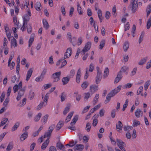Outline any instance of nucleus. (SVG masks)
<instances>
[{
  "mask_svg": "<svg viewBox=\"0 0 151 151\" xmlns=\"http://www.w3.org/2000/svg\"><path fill=\"white\" fill-rule=\"evenodd\" d=\"M27 13L22 17L23 24L21 29L22 31H24L26 29V26L27 25L30 19V17L31 15V13L30 9L27 10Z\"/></svg>",
  "mask_w": 151,
  "mask_h": 151,
  "instance_id": "f257e3e1",
  "label": "nucleus"
},
{
  "mask_svg": "<svg viewBox=\"0 0 151 151\" xmlns=\"http://www.w3.org/2000/svg\"><path fill=\"white\" fill-rule=\"evenodd\" d=\"M122 88V86L119 85L114 90L109 93L106 97V100L105 101V104L108 103L110 101L111 97H113L118 92H119Z\"/></svg>",
  "mask_w": 151,
  "mask_h": 151,
  "instance_id": "f03ea898",
  "label": "nucleus"
},
{
  "mask_svg": "<svg viewBox=\"0 0 151 151\" xmlns=\"http://www.w3.org/2000/svg\"><path fill=\"white\" fill-rule=\"evenodd\" d=\"M22 82L20 81L18 84V89L19 91L17 96V101H19L21 97L24 95V92L25 91L26 86H24L22 88Z\"/></svg>",
  "mask_w": 151,
  "mask_h": 151,
  "instance_id": "7ed1b4c3",
  "label": "nucleus"
},
{
  "mask_svg": "<svg viewBox=\"0 0 151 151\" xmlns=\"http://www.w3.org/2000/svg\"><path fill=\"white\" fill-rule=\"evenodd\" d=\"M55 124H52L49 127L47 131L45 132V134L44 136V138L46 137H47V138H50V137L51 136L52 132L55 128Z\"/></svg>",
  "mask_w": 151,
  "mask_h": 151,
  "instance_id": "20e7f679",
  "label": "nucleus"
},
{
  "mask_svg": "<svg viewBox=\"0 0 151 151\" xmlns=\"http://www.w3.org/2000/svg\"><path fill=\"white\" fill-rule=\"evenodd\" d=\"M61 72H58L53 74L51 76V78L53 80L54 82L58 81L60 79Z\"/></svg>",
  "mask_w": 151,
  "mask_h": 151,
  "instance_id": "39448f33",
  "label": "nucleus"
},
{
  "mask_svg": "<svg viewBox=\"0 0 151 151\" xmlns=\"http://www.w3.org/2000/svg\"><path fill=\"white\" fill-rule=\"evenodd\" d=\"M91 46V42H87L81 52L82 55H84L86 52H88L90 49Z\"/></svg>",
  "mask_w": 151,
  "mask_h": 151,
  "instance_id": "423d86ee",
  "label": "nucleus"
},
{
  "mask_svg": "<svg viewBox=\"0 0 151 151\" xmlns=\"http://www.w3.org/2000/svg\"><path fill=\"white\" fill-rule=\"evenodd\" d=\"M72 52V49L70 47L68 48L64 54L63 60H64L67 58H69L71 56Z\"/></svg>",
  "mask_w": 151,
  "mask_h": 151,
  "instance_id": "0eeeda50",
  "label": "nucleus"
},
{
  "mask_svg": "<svg viewBox=\"0 0 151 151\" xmlns=\"http://www.w3.org/2000/svg\"><path fill=\"white\" fill-rule=\"evenodd\" d=\"M138 8V3L137 1L136 0H134L132 2V11L133 13H134Z\"/></svg>",
  "mask_w": 151,
  "mask_h": 151,
  "instance_id": "6e6552de",
  "label": "nucleus"
},
{
  "mask_svg": "<svg viewBox=\"0 0 151 151\" xmlns=\"http://www.w3.org/2000/svg\"><path fill=\"white\" fill-rule=\"evenodd\" d=\"M84 146L83 145H77L74 147V150L76 151H81L83 149Z\"/></svg>",
  "mask_w": 151,
  "mask_h": 151,
  "instance_id": "1a4fd4ad",
  "label": "nucleus"
},
{
  "mask_svg": "<svg viewBox=\"0 0 151 151\" xmlns=\"http://www.w3.org/2000/svg\"><path fill=\"white\" fill-rule=\"evenodd\" d=\"M116 142L119 148L121 147L126 146V144L125 143L119 139H116Z\"/></svg>",
  "mask_w": 151,
  "mask_h": 151,
  "instance_id": "9d476101",
  "label": "nucleus"
},
{
  "mask_svg": "<svg viewBox=\"0 0 151 151\" xmlns=\"http://www.w3.org/2000/svg\"><path fill=\"white\" fill-rule=\"evenodd\" d=\"M33 71V69L32 68H30L27 71L26 75V80L27 81L29 80L30 77L32 76V74Z\"/></svg>",
  "mask_w": 151,
  "mask_h": 151,
  "instance_id": "9b49d317",
  "label": "nucleus"
},
{
  "mask_svg": "<svg viewBox=\"0 0 151 151\" xmlns=\"http://www.w3.org/2000/svg\"><path fill=\"white\" fill-rule=\"evenodd\" d=\"M81 73V70L80 68H79L78 70V72L76 77V81L78 83H79L80 81Z\"/></svg>",
  "mask_w": 151,
  "mask_h": 151,
  "instance_id": "f8f14e48",
  "label": "nucleus"
},
{
  "mask_svg": "<svg viewBox=\"0 0 151 151\" xmlns=\"http://www.w3.org/2000/svg\"><path fill=\"white\" fill-rule=\"evenodd\" d=\"M49 99V93H47L46 94L43 101L40 103V104L42 106H45L47 104V102L48 100Z\"/></svg>",
  "mask_w": 151,
  "mask_h": 151,
  "instance_id": "ddd939ff",
  "label": "nucleus"
},
{
  "mask_svg": "<svg viewBox=\"0 0 151 151\" xmlns=\"http://www.w3.org/2000/svg\"><path fill=\"white\" fill-rule=\"evenodd\" d=\"M56 147L58 149L62 150L63 151H65V147L60 142H58L57 143Z\"/></svg>",
  "mask_w": 151,
  "mask_h": 151,
  "instance_id": "4468645a",
  "label": "nucleus"
},
{
  "mask_svg": "<svg viewBox=\"0 0 151 151\" xmlns=\"http://www.w3.org/2000/svg\"><path fill=\"white\" fill-rule=\"evenodd\" d=\"M123 125L121 121H119L118 123V124L116 125V128L117 131L119 132H121L122 131V127Z\"/></svg>",
  "mask_w": 151,
  "mask_h": 151,
  "instance_id": "2eb2a0df",
  "label": "nucleus"
},
{
  "mask_svg": "<svg viewBox=\"0 0 151 151\" xmlns=\"http://www.w3.org/2000/svg\"><path fill=\"white\" fill-rule=\"evenodd\" d=\"M49 138H48L47 139V140L45 141L43 143L41 147L42 149L43 150H44L47 147L49 142Z\"/></svg>",
  "mask_w": 151,
  "mask_h": 151,
  "instance_id": "dca6fc26",
  "label": "nucleus"
},
{
  "mask_svg": "<svg viewBox=\"0 0 151 151\" xmlns=\"http://www.w3.org/2000/svg\"><path fill=\"white\" fill-rule=\"evenodd\" d=\"M135 114L137 118L139 117L140 115L142 116L143 114V112L139 109H137L135 112Z\"/></svg>",
  "mask_w": 151,
  "mask_h": 151,
  "instance_id": "f3484780",
  "label": "nucleus"
},
{
  "mask_svg": "<svg viewBox=\"0 0 151 151\" xmlns=\"http://www.w3.org/2000/svg\"><path fill=\"white\" fill-rule=\"evenodd\" d=\"M147 59L148 57H146L143 58L141 59L138 62V65H143L147 61Z\"/></svg>",
  "mask_w": 151,
  "mask_h": 151,
  "instance_id": "a211bd4d",
  "label": "nucleus"
},
{
  "mask_svg": "<svg viewBox=\"0 0 151 151\" xmlns=\"http://www.w3.org/2000/svg\"><path fill=\"white\" fill-rule=\"evenodd\" d=\"M71 104H67L66 107L65 108L64 110L63 111V114L64 115H66V114L69 111L71 106Z\"/></svg>",
  "mask_w": 151,
  "mask_h": 151,
  "instance_id": "6ab92c4d",
  "label": "nucleus"
},
{
  "mask_svg": "<svg viewBox=\"0 0 151 151\" xmlns=\"http://www.w3.org/2000/svg\"><path fill=\"white\" fill-rule=\"evenodd\" d=\"M122 74L121 72H119L117 74V77L115 78L114 83H118L122 78Z\"/></svg>",
  "mask_w": 151,
  "mask_h": 151,
  "instance_id": "aec40b11",
  "label": "nucleus"
},
{
  "mask_svg": "<svg viewBox=\"0 0 151 151\" xmlns=\"http://www.w3.org/2000/svg\"><path fill=\"white\" fill-rule=\"evenodd\" d=\"M63 123L62 121H60L57 124L56 127V130L58 131L63 125Z\"/></svg>",
  "mask_w": 151,
  "mask_h": 151,
  "instance_id": "412c9836",
  "label": "nucleus"
},
{
  "mask_svg": "<svg viewBox=\"0 0 151 151\" xmlns=\"http://www.w3.org/2000/svg\"><path fill=\"white\" fill-rule=\"evenodd\" d=\"M98 86L96 85L91 86L90 87V90L91 92L93 93H94L98 90Z\"/></svg>",
  "mask_w": 151,
  "mask_h": 151,
  "instance_id": "4be33fe9",
  "label": "nucleus"
},
{
  "mask_svg": "<svg viewBox=\"0 0 151 151\" xmlns=\"http://www.w3.org/2000/svg\"><path fill=\"white\" fill-rule=\"evenodd\" d=\"M70 78L68 76L63 78L62 79L63 85H65L67 84L70 81Z\"/></svg>",
  "mask_w": 151,
  "mask_h": 151,
  "instance_id": "5701e85b",
  "label": "nucleus"
},
{
  "mask_svg": "<svg viewBox=\"0 0 151 151\" xmlns=\"http://www.w3.org/2000/svg\"><path fill=\"white\" fill-rule=\"evenodd\" d=\"M78 115H76L74 116L73 118L72 119L71 122H70V125L71 126H73L75 124L76 122L78 119Z\"/></svg>",
  "mask_w": 151,
  "mask_h": 151,
  "instance_id": "b1692460",
  "label": "nucleus"
},
{
  "mask_svg": "<svg viewBox=\"0 0 151 151\" xmlns=\"http://www.w3.org/2000/svg\"><path fill=\"white\" fill-rule=\"evenodd\" d=\"M34 37L35 35L33 34H32L30 38L29 41V47L32 45L33 42L34 40Z\"/></svg>",
  "mask_w": 151,
  "mask_h": 151,
  "instance_id": "393cba45",
  "label": "nucleus"
},
{
  "mask_svg": "<svg viewBox=\"0 0 151 151\" xmlns=\"http://www.w3.org/2000/svg\"><path fill=\"white\" fill-rule=\"evenodd\" d=\"M73 113L74 112L73 111H72L70 112L68 114V116L66 117L65 120V121L66 123L68 122L70 120V119L71 118V117H72Z\"/></svg>",
  "mask_w": 151,
  "mask_h": 151,
  "instance_id": "a878e982",
  "label": "nucleus"
},
{
  "mask_svg": "<svg viewBox=\"0 0 151 151\" xmlns=\"http://www.w3.org/2000/svg\"><path fill=\"white\" fill-rule=\"evenodd\" d=\"M96 70H97V73L96 77L101 78L102 71L100 70L99 68V67H96Z\"/></svg>",
  "mask_w": 151,
  "mask_h": 151,
  "instance_id": "bb28decb",
  "label": "nucleus"
},
{
  "mask_svg": "<svg viewBox=\"0 0 151 151\" xmlns=\"http://www.w3.org/2000/svg\"><path fill=\"white\" fill-rule=\"evenodd\" d=\"M129 43L128 41H126L124 44L123 49L124 51H127L129 48Z\"/></svg>",
  "mask_w": 151,
  "mask_h": 151,
  "instance_id": "cd10ccee",
  "label": "nucleus"
},
{
  "mask_svg": "<svg viewBox=\"0 0 151 151\" xmlns=\"http://www.w3.org/2000/svg\"><path fill=\"white\" fill-rule=\"evenodd\" d=\"M28 132H24L21 136L20 139L21 141L24 140L28 136Z\"/></svg>",
  "mask_w": 151,
  "mask_h": 151,
  "instance_id": "c85d7f7f",
  "label": "nucleus"
},
{
  "mask_svg": "<svg viewBox=\"0 0 151 151\" xmlns=\"http://www.w3.org/2000/svg\"><path fill=\"white\" fill-rule=\"evenodd\" d=\"M11 46H14V47H16L17 46V43L16 40L13 37V39L11 40Z\"/></svg>",
  "mask_w": 151,
  "mask_h": 151,
  "instance_id": "c756f323",
  "label": "nucleus"
},
{
  "mask_svg": "<svg viewBox=\"0 0 151 151\" xmlns=\"http://www.w3.org/2000/svg\"><path fill=\"white\" fill-rule=\"evenodd\" d=\"M146 11L147 12V17H148L151 12V5H149L147 6Z\"/></svg>",
  "mask_w": 151,
  "mask_h": 151,
  "instance_id": "7c9ffc66",
  "label": "nucleus"
},
{
  "mask_svg": "<svg viewBox=\"0 0 151 151\" xmlns=\"http://www.w3.org/2000/svg\"><path fill=\"white\" fill-rule=\"evenodd\" d=\"M43 27L46 29H47L49 27L48 23L46 19L43 20Z\"/></svg>",
  "mask_w": 151,
  "mask_h": 151,
  "instance_id": "2f4dec72",
  "label": "nucleus"
},
{
  "mask_svg": "<svg viewBox=\"0 0 151 151\" xmlns=\"http://www.w3.org/2000/svg\"><path fill=\"white\" fill-rule=\"evenodd\" d=\"M60 97L61 98V101L62 102L65 100L66 98V95L64 92H63L61 93Z\"/></svg>",
  "mask_w": 151,
  "mask_h": 151,
  "instance_id": "473e14b6",
  "label": "nucleus"
},
{
  "mask_svg": "<svg viewBox=\"0 0 151 151\" xmlns=\"http://www.w3.org/2000/svg\"><path fill=\"white\" fill-rule=\"evenodd\" d=\"M41 6V4L40 2H37L35 5V7L37 11L40 10V7Z\"/></svg>",
  "mask_w": 151,
  "mask_h": 151,
  "instance_id": "72a5a7b5",
  "label": "nucleus"
},
{
  "mask_svg": "<svg viewBox=\"0 0 151 151\" xmlns=\"http://www.w3.org/2000/svg\"><path fill=\"white\" fill-rule=\"evenodd\" d=\"M42 116V114L40 113H39L34 118V120L35 122L38 121Z\"/></svg>",
  "mask_w": 151,
  "mask_h": 151,
  "instance_id": "f704fd0d",
  "label": "nucleus"
},
{
  "mask_svg": "<svg viewBox=\"0 0 151 151\" xmlns=\"http://www.w3.org/2000/svg\"><path fill=\"white\" fill-rule=\"evenodd\" d=\"M8 119L6 118H4L1 120V122L0 123V127H1L4 125L7 121Z\"/></svg>",
  "mask_w": 151,
  "mask_h": 151,
  "instance_id": "c9c22d12",
  "label": "nucleus"
},
{
  "mask_svg": "<svg viewBox=\"0 0 151 151\" xmlns=\"http://www.w3.org/2000/svg\"><path fill=\"white\" fill-rule=\"evenodd\" d=\"M19 125L20 123L19 122H16L14 125L12 129V131L13 132L16 130L19 127Z\"/></svg>",
  "mask_w": 151,
  "mask_h": 151,
  "instance_id": "e433bc0d",
  "label": "nucleus"
},
{
  "mask_svg": "<svg viewBox=\"0 0 151 151\" xmlns=\"http://www.w3.org/2000/svg\"><path fill=\"white\" fill-rule=\"evenodd\" d=\"M68 35V39L70 41V42L71 43L73 46H75L76 44H74L73 43V42L72 41V37H71V34L70 33L68 32L67 34Z\"/></svg>",
  "mask_w": 151,
  "mask_h": 151,
  "instance_id": "4c0bfd02",
  "label": "nucleus"
},
{
  "mask_svg": "<svg viewBox=\"0 0 151 151\" xmlns=\"http://www.w3.org/2000/svg\"><path fill=\"white\" fill-rule=\"evenodd\" d=\"M151 26V15L150 16L149 19L148 20L147 23V28L149 29Z\"/></svg>",
  "mask_w": 151,
  "mask_h": 151,
  "instance_id": "58836bf2",
  "label": "nucleus"
},
{
  "mask_svg": "<svg viewBox=\"0 0 151 151\" xmlns=\"http://www.w3.org/2000/svg\"><path fill=\"white\" fill-rule=\"evenodd\" d=\"M105 41L104 40H103L100 42V45L99 46V48L102 49L104 46L105 44Z\"/></svg>",
  "mask_w": 151,
  "mask_h": 151,
  "instance_id": "ea45409f",
  "label": "nucleus"
},
{
  "mask_svg": "<svg viewBox=\"0 0 151 151\" xmlns=\"http://www.w3.org/2000/svg\"><path fill=\"white\" fill-rule=\"evenodd\" d=\"M109 73V69L108 68H106L104 71V78L107 77L108 76Z\"/></svg>",
  "mask_w": 151,
  "mask_h": 151,
  "instance_id": "a19ab883",
  "label": "nucleus"
},
{
  "mask_svg": "<svg viewBox=\"0 0 151 151\" xmlns=\"http://www.w3.org/2000/svg\"><path fill=\"white\" fill-rule=\"evenodd\" d=\"M88 85V83L86 81L84 82L81 85V87L83 89H86Z\"/></svg>",
  "mask_w": 151,
  "mask_h": 151,
  "instance_id": "79ce46f5",
  "label": "nucleus"
},
{
  "mask_svg": "<svg viewBox=\"0 0 151 151\" xmlns=\"http://www.w3.org/2000/svg\"><path fill=\"white\" fill-rule=\"evenodd\" d=\"M35 96V93L34 92H33L32 91H30L29 92V98L30 100H32L33 99Z\"/></svg>",
  "mask_w": 151,
  "mask_h": 151,
  "instance_id": "37998d69",
  "label": "nucleus"
},
{
  "mask_svg": "<svg viewBox=\"0 0 151 151\" xmlns=\"http://www.w3.org/2000/svg\"><path fill=\"white\" fill-rule=\"evenodd\" d=\"M99 98V95L98 94H97L96 95L95 97L94 98L93 100V104L94 105L96 104L97 102L98 99Z\"/></svg>",
  "mask_w": 151,
  "mask_h": 151,
  "instance_id": "c03bdc74",
  "label": "nucleus"
},
{
  "mask_svg": "<svg viewBox=\"0 0 151 151\" xmlns=\"http://www.w3.org/2000/svg\"><path fill=\"white\" fill-rule=\"evenodd\" d=\"M27 28V31L30 34L32 32V27L30 24H28V25H27L26 26V28Z\"/></svg>",
  "mask_w": 151,
  "mask_h": 151,
  "instance_id": "a18cd8bd",
  "label": "nucleus"
},
{
  "mask_svg": "<svg viewBox=\"0 0 151 151\" xmlns=\"http://www.w3.org/2000/svg\"><path fill=\"white\" fill-rule=\"evenodd\" d=\"M81 8L80 5L79 3V2L77 3V9L78 12L80 14H82V12L81 11Z\"/></svg>",
  "mask_w": 151,
  "mask_h": 151,
  "instance_id": "49530a36",
  "label": "nucleus"
},
{
  "mask_svg": "<svg viewBox=\"0 0 151 151\" xmlns=\"http://www.w3.org/2000/svg\"><path fill=\"white\" fill-rule=\"evenodd\" d=\"M13 22L14 24L16 26V27L18 29L19 28V22H17V18L16 17H14L13 18Z\"/></svg>",
  "mask_w": 151,
  "mask_h": 151,
  "instance_id": "de8ad7c7",
  "label": "nucleus"
},
{
  "mask_svg": "<svg viewBox=\"0 0 151 151\" xmlns=\"http://www.w3.org/2000/svg\"><path fill=\"white\" fill-rule=\"evenodd\" d=\"M128 69L129 68L128 67L125 66H123L121 69V71L119 72L121 73L122 72L123 73L127 72L128 71Z\"/></svg>",
  "mask_w": 151,
  "mask_h": 151,
  "instance_id": "09e8293b",
  "label": "nucleus"
},
{
  "mask_svg": "<svg viewBox=\"0 0 151 151\" xmlns=\"http://www.w3.org/2000/svg\"><path fill=\"white\" fill-rule=\"evenodd\" d=\"M145 36V33L144 32H142L140 36V37L139 40V44H140L141 42L143 40V37H144Z\"/></svg>",
  "mask_w": 151,
  "mask_h": 151,
  "instance_id": "8fccbe9b",
  "label": "nucleus"
},
{
  "mask_svg": "<svg viewBox=\"0 0 151 151\" xmlns=\"http://www.w3.org/2000/svg\"><path fill=\"white\" fill-rule=\"evenodd\" d=\"M91 128V123L89 122L87 123L86 126V130L87 132H89L90 131Z\"/></svg>",
  "mask_w": 151,
  "mask_h": 151,
  "instance_id": "3c124183",
  "label": "nucleus"
},
{
  "mask_svg": "<svg viewBox=\"0 0 151 151\" xmlns=\"http://www.w3.org/2000/svg\"><path fill=\"white\" fill-rule=\"evenodd\" d=\"M94 68V67L93 64V63H91L90 65L89 68V69H88V71L89 72H91L93 71Z\"/></svg>",
  "mask_w": 151,
  "mask_h": 151,
  "instance_id": "603ef678",
  "label": "nucleus"
},
{
  "mask_svg": "<svg viewBox=\"0 0 151 151\" xmlns=\"http://www.w3.org/2000/svg\"><path fill=\"white\" fill-rule=\"evenodd\" d=\"M132 129V127L130 126H124V130L125 131H129Z\"/></svg>",
  "mask_w": 151,
  "mask_h": 151,
  "instance_id": "864d4df0",
  "label": "nucleus"
},
{
  "mask_svg": "<svg viewBox=\"0 0 151 151\" xmlns=\"http://www.w3.org/2000/svg\"><path fill=\"white\" fill-rule=\"evenodd\" d=\"M84 100L85 101H87L90 97V93H86L84 94Z\"/></svg>",
  "mask_w": 151,
  "mask_h": 151,
  "instance_id": "5fc2aeb1",
  "label": "nucleus"
},
{
  "mask_svg": "<svg viewBox=\"0 0 151 151\" xmlns=\"http://www.w3.org/2000/svg\"><path fill=\"white\" fill-rule=\"evenodd\" d=\"M113 15L114 17L116 15V7L114 6L112 9Z\"/></svg>",
  "mask_w": 151,
  "mask_h": 151,
  "instance_id": "6e6d98bb",
  "label": "nucleus"
},
{
  "mask_svg": "<svg viewBox=\"0 0 151 151\" xmlns=\"http://www.w3.org/2000/svg\"><path fill=\"white\" fill-rule=\"evenodd\" d=\"M48 117V115H46L43 116L42 119V122L44 123H46L47 121Z\"/></svg>",
  "mask_w": 151,
  "mask_h": 151,
  "instance_id": "4d7b16f0",
  "label": "nucleus"
},
{
  "mask_svg": "<svg viewBox=\"0 0 151 151\" xmlns=\"http://www.w3.org/2000/svg\"><path fill=\"white\" fill-rule=\"evenodd\" d=\"M150 84V81H147L145 82L144 85V88L145 90L148 88V87Z\"/></svg>",
  "mask_w": 151,
  "mask_h": 151,
  "instance_id": "13d9d810",
  "label": "nucleus"
},
{
  "mask_svg": "<svg viewBox=\"0 0 151 151\" xmlns=\"http://www.w3.org/2000/svg\"><path fill=\"white\" fill-rule=\"evenodd\" d=\"M13 147L12 143H10L6 148V150L7 151H10L12 149Z\"/></svg>",
  "mask_w": 151,
  "mask_h": 151,
  "instance_id": "bf43d9fd",
  "label": "nucleus"
},
{
  "mask_svg": "<svg viewBox=\"0 0 151 151\" xmlns=\"http://www.w3.org/2000/svg\"><path fill=\"white\" fill-rule=\"evenodd\" d=\"M140 124V122L139 121H134L133 124V126L134 127H136Z\"/></svg>",
  "mask_w": 151,
  "mask_h": 151,
  "instance_id": "052dcab7",
  "label": "nucleus"
},
{
  "mask_svg": "<svg viewBox=\"0 0 151 151\" xmlns=\"http://www.w3.org/2000/svg\"><path fill=\"white\" fill-rule=\"evenodd\" d=\"M9 101V97H7L6 99H5L4 103L3 105L5 107H6L7 106L8 103Z\"/></svg>",
  "mask_w": 151,
  "mask_h": 151,
  "instance_id": "680f3d73",
  "label": "nucleus"
},
{
  "mask_svg": "<svg viewBox=\"0 0 151 151\" xmlns=\"http://www.w3.org/2000/svg\"><path fill=\"white\" fill-rule=\"evenodd\" d=\"M136 26L135 25H133L132 28V35L133 37H134L135 35H134V34L135 33V30H136Z\"/></svg>",
  "mask_w": 151,
  "mask_h": 151,
  "instance_id": "e2e57ef3",
  "label": "nucleus"
},
{
  "mask_svg": "<svg viewBox=\"0 0 151 151\" xmlns=\"http://www.w3.org/2000/svg\"><path fill=\"white\" fill-rule=\"evenodd\" d=\"M90 107V106H87L85 107L83 110V111L82 112V114H83L84 113L87 112L88 111V110L89 109Z\"/></svg>",
  "mask_w": 151,
  "mask_h": 151,
  "instance_id": "0e129e2a",
  "label": "nucleus"
},
{
  "mask_svg": "<svg viewBox=\"0 0 151 151\" xmlns=\"http://www.w3.org/2000/svg\"><path fill=\"white\" fill-rule=\"evenodd\" d=\"M75 74V70L72 69L70 71V74L69 77L70 78H73Z\"/></svg>",
  "mask_w": 151,
  "mask_h": 151,
  "instance_id": "69168bd1",
  "label": "nucleus"
},
{
  "mask_svg": "<svg viewBox=\"0 0 151 151\" xmlns=\"http://www.w3.org/2000/svg\"><path fill=\"white\" fill-rule=\"evenodd\" d=\"M105 113V111L104 109H101L99 112V114L100 117H102L104 115V113Z\"/></svg>",
  "mask_w": 151,
  "mask_h": 151,
  "instance_id": "338daca9",
  "label": "nucleus"
},
{
  "mask_svg": "<svg viewBox=\"0 0 151 151\" xmlns=\"http://www.w3.org/2000/svg\"><path fill=\"white\" fill-rule=\"evenodd\" d=\"M151 67V60H150L147 63L146 68L149 69Z\"/></svg>",
  "mask_w": 151,
  "mask_h": 151,
  "instance_id": "774afa93",
  "label": "nucleus"
}]
</instances>
